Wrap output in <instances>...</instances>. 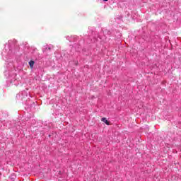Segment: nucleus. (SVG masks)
<instances>
[{
    "mask_svg": "<svg viewBox=\"0 0 181 181\" xmlns=\"http://www.w3.org/2000/svg\"><path fill=\"white\" fill-rule=\"evenodd\" d=\"M103 1H105V2H107V1H108V0H103Z\"/></svg>",
    "mask_w": 181,
    "mask_h": 181,
    "instance_id": "nucleus-4",
    "label": "nucleus"
},
{
    "mask_svg": "<svg viewBox=\"0 0 181 181\" xmlns=\"http://www.w3.org/2000/svg\"><path fill=\"white\" fill-rule=\"evenodd\" d=\"M101 121H102L103 122H104L105 124H106V125H110V122H108V120L107 119V118L103 117V118L101 119Z\"/></svg>",
    "mask_w": 181,
    "mask_h": 181,
    "instance_id": "nucleus-1",
    "label": "nucleus"
},
{
    "mask_svg": "<svg viewBox=\"0 0 181 181\" xmlns=\"http://www.w3.org/2000/svg\"><path fill=\"white\" fill-rule=\"evenodd\" d=\"M47 50H52V48L51 47H48Z\"/></svg>",
    "mask_w": 181,
    "mask_h": 181,
    "instance_id": "nucleus-3",
    "label": "nucleus"
},
{
    "mask_svg": "<svg viewBox=\"0 0 181 181\" xmlns=\"http://www.w3.org/2000/svg\"><path fill=\"white\" fill-rule=\"evenodd\" d=\"M29 64H30V69H33V66L35 65V62L34 61H30Z\"/></svg>",
    "mask_w": 181,
    "mask_h": 181,
    "instance_id": "nucleus-2",
    "label": "nucleus"
}]
</instances>
